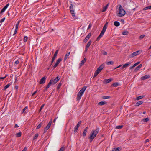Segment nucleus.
<instances>
[{
  "label": "nucleus",
  "mask_w": 151,
  "mask_h": 151,
  "mask_svg": "<svg viewBox=\"0 0 151 151\" xmlns=\"http://www.w3.org/2000/svg\"><path fill=\"white\" fill-rule=\"evenodd\" d=\"M99 130V129L98 128H96L95 130H92L89 137L90 139V141L91 142L96 137L97 134L98 133Z\"/></svg>",
  "instance_id": "1"
},
{
  "label": "nucleus",
  "mask_w": 151,
  "mask_h": 151,
  "mask_svg": "<svg viewBox=\"0 0 151 151\" xmlns=\"http://www.w3.org/2000/svg\"><path fill=\"white\" fill-rule=\"evenodd\" d=\"M108 24V23L107 22L105 23V24L104 25L101 33H100V34L99 35V36L96 39L97 41H99L100 39V38L103 36V35L105 32V31L107 28Z\"/></svg>",
  "instance_id": "2"
},
{
  "label": "nucleus",
  "mask_w": 151,
  "mask_h": 151,
  "mask_svg": "<svg viewBox=\"0 0 151 151\" xmlns=\"http://www.w3.org/2000/svg\"><path fill=\"white\" fill-rule=\"evenodd\" d=\"M87 87L86 86L83 87L82 89H81L77 95V99L78 100H79L81 98V97L83 94L84 92L86 89Z\"/></svg>",
  "instance_id": "3"
},
{
  "label": "nucleus",
  "mask_w": 151,
  "mask_h": 151,
  "mask_svg": "<svg viewBox=\"0 0 151 151\" xmlns=\"http://www.w3.org/2000/svg\"><path fill=\"white\" fill-rule=\"evenodd\" d=\"M125 14V11L122 8L121 5H120L119 8L118 15L119 17H122Z\"/></svg>",
  "instance_id": "4"
},
{
  "label": "nucleus",
  "mask_w": 151,
  "mask_h": 151,
  "mask_svg": "<svg viewBox=\"0 0 151 151\" xmlns=\"http://www.w3.org/2000/svg\"><path fill=\"white\" fill-rule=\"evenodd\" d=\"M104 67V65H101L99 68H98L95 71L94 75V77H96L99 73L102 70Z\"/></svg>",
  "instance_id": "5"
},
{
  "label": "nucleus",
  "mask_w": 151,
  "mask_h": 151,
  "mask_svg": "<svg viewBox=\"0 0 151 151\" xmlns=\"http://www.w3.org/2000/svg\"><path fill=\"white\" fill-rule=\"evenodd\" d=\"M142 52V51L141 50H138L131 54L129 55V57L130 58H132L139 54Z\"/></svg>",
  "instance_id": "6"
},
{
  "label": "nucleus",
  "mask_w": 151,
  "mask_h": 151,
  "mask_svg": "<svg viewBox=\"0 0 151 151\" xmlns=\"http://www.w3.org/2000/svg\"><path fill=\"white\" fill-rule=\"evenodd\" d=\"M60 79L59 76H57L54 79H51L50 82H51V84L54 85Z\"/></svg>",
  "instance_id": "7"
},
{
  "label": "nucleus",
  "mask_w": 151,
  "mask_h": 151,
  "mask_svg": "<svg viewBox=\"0 0 151 151\" xmlns=\"http://www.w3.org/2000/svg\"><path fill=\"white\" fill-rule=\"evenodd\" d=\"M52 123V119H51L49 121L48 124L47 125L46 127L44 129V133L46 132L48 130V129H49V127H50V125Z\"/></svg>",
  "instance_id": "8"
},
{
  "label": "nucleus",
  "mask_w": 151,
  "mask_h": 151,
  "mask_svg": "<svg viewBox=\"0 0 151 151\" xmlns=\"http://www.w3.org/2000/svg\"><path fill=\"white\" fill-rule=\"evenodd\" d=\"M81 123V121H80L78 122L76 125L75 126L74 128V133H76L77 132L78 128L79 127Z\"/></svg>",
  "instance_id": "9"
},
{
  "label": "nucleus",
  "mask_w": 151,
  "mask_h": 151,
  "mask_svg": "<svg viewBox=\"0 0 151 151\" xmlns=\"http://www.w3.org/2000/svg\"><path fill=\"white\" fill-rule=\"evenodd\" d=\"M62 59L61 58H59L56 61L55 64L53 66V69H55L56 67H57L58 65L60 63Z\"/></svg>",
  "instance_id": "10"
},
{
  "label": "nucleus",
  "mask_w": 151,
  "mask_h": 151,
  "mask_svg": "<svg viewBox=\"0 0 151 151\" xmlns=\"http://www.w3.org/2000/svg\"><path fill=\"white\" fill-rule=\"evenodd\" d=\"M58 52V50H57L56 52H55L53 55V56L52 58V61L51 62V64L52 63L54 60H55V58H56V57L57 56Z\"/></svg>",
  "instance_id": "11"
},
{
  "label": "nucleus",
  "mask_w": 151,
  "mask_h": 151,
  "mask_svg": "<svg viewBox=\"0 0 151 151\" xmlns=\"http://www.w3.org/2000/svg\"><path fill=\"white\" fill-rule=\"evenodd\" d=\"M46 78L45 76H44L42 78L40 81L39 83L40 84L44 83L45 82Z\"/></svg>",
  "instance_id": "12"
},
{
  "label": "nucleus",
  "mask_w": 151,
  "mask_h": 151,
  "mask_svg": "<svg viewBox=\"0 0 151 151\" xmlns=\"http://www.w3.org/2000/svg\"><path fill=\"white\" fill-rule=\"evenodd\" d=\"M9 4H7L1 10L0 12L1 13H2L3 12H4L5 10L7 8L8 6H9Z\"/></svg>",
  "instance_id": "13"
},
{
  "label": "nucleus",
  "mask_w": 151,
  "mask_h": 151,
  "mask_svg": "<svg viewBox=\"0 0 151 151\" xmlns=\"http://www.w3.org/2000/svg\"><path fill=\"white\" fill-rule=\"evenodd\" d=\"M113 80L112 79H106L104 80L103 83H104L106 84L111 82Z\"/></svg>",
  "instance_id": "14"
},
{
  "label": "nucleus",
  "mask_w": 151,
  "mask_h": 151,
  "mask_svg": "<svg viewBox=\"0 0 151 151\" xmlns=\"http://www.w3.org/2000/svg\"><path fill=\"white\" fill-rule=\"evenodd\" d=\"M91 35V33H89L86 37L85 39L84 40V42H86L89 39Z\"/></svg>",
  "instance_id": "15"
},
{
  "label": "nucleus",
  "mask_w": 151,
  "mask_h": 151,
  "mask_svg": "<svg viewBox=\"0 0 151 151\" xmlns=\"http://www.w3.org/2000/svg\"><path fill=\"white\" fill-rule=\"evenodd\" d=\"M150 77V76L148 75H145L141 77V79L142 80H145L147 79L148 78Z\"/></svg>",
  "instance_id": "16"
},
{
  "label": "nucleus",
  "mask_w": 151,
  "mask_h": 151,
  "mask_svg": "<svg viewBox=\"0 0 151 151\" xmlns=\"http://www.w3.org/2000/svg\"><path fill=\"white\" fill-rule=\"evenodd\" d=\"M86 60L85 58H84V59L82 60L81 62L79 64L80 67H81L86 62Z\"/></svg>",
  "instance_id": "17"
},
{
  "label": "nucleus",
  "mask_w": 151,
  "mask_h": 151,
  "mask_svg": "<svg viewBox=\"0 0 151 151\" xmlns=\"http://www.w3.org/2000/svg\"><path fill=\"white\" fill-rule=\"evenodd\" d=\"M88 129V127H86V128L84 130L83 133V136L85 137L87 131Z\"/></svg>",
  "instance_id": "18"
},
{
  "label": "nucleus",
  "mask_w": 151,
  "mask_h": 151,
  "mask_svg": "<svg viewBox=\"0 0 151 151\" xmlns=\"http://www.w3.org/2000/svg\"><path fill=\"white\" fill-rule=\"evenodd\" d=\"M109 5V4H107L105 6H104L103 8V9L102 11V12H105L106 10L107 9V8H108Z\"/></svg>",
  "instance_id": "19"
},
{
  "label": "nucleus",
  "mask_w": 151,
  "mask_h": 151,
  "mask_svg": "<svg viewBox=\"0 0 151 151\" xmlns=\"http://www.w3.org/2000/svg\"><path fill=\"white\" fill-rule=\"evenodd\" d=\"M121 150V147H118L117 148H114L113 149L112 151H119Z\"/></svg>",
  "instance_id": "20"
},
{
  "label": "nucleus",
  "mask_w": 151,
  "mask_h": 151,
  "mask_svg": "<svg viewBox=\"0 0 151 151\" xmlns=\"http://www.w3.org/2000/svg\"><path fill=\"white\" fill-rule=\"evenodd\" d=\"M142 64L139 65L135 69L134 71L136 72L142 66Z\"/></svg>",
  "instance_id": "21"
},
{
  "label": "nucleus",
  "mask_w": 151,
  "mask_h": 151,
  "mask_svg": "<svg viewBox=\"0 0 151 151\" xmlns=\"http://www.w3.org/2000/svg\"><path fill=\"white\" fill-rule=\"evenodd\" d=\"M149 119L148 118H144L142 119V120L141 121V122H147L149 121Z\"/></svg>",
  "instance_id": "22"
},
{
  "label": "nucleus",
  "mask_w": 151,
  "mask_h": 151,
  "mask_svg": "<svg viewBox=\"0 0 151 151\" xmlns=\"http://www.w3.org/2000/svg\"><path fill=\"white\" fill-rule=\"evenodd\" d=\"M114 24L116 26H118L120 25V23L117 21H115L114 22Z\"/></svg>",
  "instance_id": "23"
},
{
  "label": "nucleus",
  "mask_w": 151,
  "mask_h": 151,
  "mask_svg": "<svg viewBox=\"0 0 151 151\" xmlns=\"http://www.w3.org/2000/svg\"><path fill=\"white\" fill-rule=\"evenodd\" d=\"M143 103V101H138L136 103V106H138L139 105H141Z\"/></svg>",
  "instance_id": "24"
},
{
  "label": "nucleus",
  "mask_w": 151,
  "mask_h": 151,
  "mask_svg": "<svg viewBox=\"0 0 151 151\" xmlns=\"http://www.w3.org/2000/svg\"><path fill=\"white\" fill-rule=\"evenodd\" d=\"M43 124V123L42 122H41L37 127L36 129H38L39 128H40L41 127L42 125Z\"/></svg>",
  "instance_id": "25"
},
{
  "label": "nucleus",
  "mask_w": 151,
  "mask_h": 151,
  "mask_svg": "<svg viewBox=\"0 0 151 151\" xmlns=\"http://www.w3.org/2000/svg\"><path fill=\"white\" fill-rule=\"evenodd\" d=\"M70 13L72 14V16L73 17H75V14L74 10H71V11H70Z\"/></svg>",
  "instance_id": "26"
},
{
  "label": "nucleus",
  "mask_w": 151,
  "mask_h": 151,
  "mask_svg": "<svg viewBox=\"0 0 151 151\" xmlns=\"http://www.w3.org/2000/svg\"><path fill=\"white\" fill-rule=\"evenodd\" d=\"M106 104V102L105 101H101L98 103V104L99 105H103Z\"/></svg>",
  "instance_id": "27"
},
{
  "label": "nucleus",
  "mask_w": 151,
  "mask_h": 151,
  "mask_svg": "<svg viewBox=\"0 0 151 151\" xmlns=\"http://www.w3.org/2000/svg\"><path fill=\"white\" fill-rule=\"evenodd\" d=\"M92 43V41L91 40L89 41L87 43L86 45V47H89V46L91 45V43Z\"/></svg>",
  "instance_id": "28"
},
{
  "label": "nucleus",
  "mask_w": 151,
  "mask_h": 151,
  "mask_svg": "<svg viewBox=\"0 0 151 151\" xmlns=\"http://www.w3.org/2000/svg\"><path fill=\"white\" fill-rule=\"evenodd\" d=\"M21 134H22V133H21V132H18V133H17L16 134V137H19L21 136Z\"/></svg>",
  "instance_id": "29"
},
{
  "label": "nucleus",
  "mask_w": 151,
  "mask_h": 151,
  "mask_svg": "<svg viewBox=\"0 0 151 151\" xmlns=\"http://www.w3.org/2000/svg\"><path fill=\"white\" fill-rule=\"evenodd\" d=\"M114 62L112 61H109L106 63V64L107 65H113L114 64Z\"/></svg>",
  "instance_id": "30"
},
{
  "label": "nucleus",
  "mask_w": 151,
  "mask_h": 151,
  "mask_svg": "<svg viewBox=\"0 0 151 151\" xmlns=\"http://www.w3.org/2000/svg\"><path fill=\"white\" fill-rule=\"evenodd\" d=\"M119 85V83H118L116 82L114 83H113L112 84V86L114 87H117V86Z\"/></svg>",
  "instance_id": "31"
},
{
  "label": "nucleus",
  "mask_w": 151,
  "mask_h": 151,
  "mask_svg": "<svg viewBox=\"0 0 151 151\" xmlns=\"http://www.w3.org/2000/svg\"><path fill=\"white\" fill-rule=\"evenodd\" d=\"M144 96H138L136 100H138L144 97Z\"/></svg>",
  "instance_id": "32"
},
{
  "label": "nucleus",
  "mask_w": 151,
  "mask_h": 151,
  "mask_svg": "<svg viewBox=\"0 0 151 151\" xmlns=\"http://www.w3.org/2000/svg\"><path fill=\"white\" fill-rule=\"evenodd\" d=\"M131 63L130 62H127L124 65V66L125 67V68L126 67H128L129 65Z\"/></svg>",
  "instance_id": "33"
},
{
  "label": "nucleus",
  "mask_w": 151,
  "mask_h": 151,
  "mask_svg": "<svg viewBox=\"0 0 151 151\" xmlns=\"http://www.w3.org/2000/svg\"><path fill=\"white\" fill-rule=\"evenodd\" d=\"M51 85L52 84H51V82H49L47 86L46 87L45 90H47V89L50 87Z\"/></svg>",
  "instance_id": "34"
},
{
  "label": "nucleus",
  "mask_w": 151,
  "mask_h": 151,
  "mask_svg": "<svg viewBox=\"0 0 151 151\" xmlns=\"http://www.w3.org/2000/svg\"><path fill=\"white\" fill-rule=\"evenodd\" d=\"M128 33V32L127 31H124L122 32V34L123 35H127Z\"/></svg>",
  "instance_id": "35"
},
{
  "label": "nucleus",
  "mask_w": 151,
  "mask_h": 151,
  "mask_svg": "<svg viewBox=\"0 0 151 151\" xmlns=\"http://www.w3.org/2000/svg\"><path fill=\"white\" fill-rule=\"evenodd\" d=\"M10 84H8L7 85H6L4 87V90H6V89H7L10 86Z\"/></svg>",
  "instance_id": "36"
},
{
  "label": "nucleus",
  "mask_w": 151,
  "mask_h": 151,
  "mask_svg": "<svg viewBox=\"0 0 151 151\" xmlns=\"http://www.w3.org/2000/svg\"><path fill=\"white\" fill-rule=\"evenodd\" d=\"M38 135H39L38 134V133L36 134L35 135V136L34 137L33 140H35V139H36L38 137Z\"/></svg>",
  "instance_id": "37"
},
{
  "label": "nucleus",
  "mask_w": 151,
  "mask_h": 151,
  "mask_svg": "<svg viewBox=\"0 0 151 151\" xmlns=\"http://www.w3.org/2000/svg\"><path fill=\"white\" fill-rule=\"evenodd\" d=\"M61 85H62V83H59V84L57 86V89L58 90L60 89L61 86Z\"/></svg>",
  "instance_id": "38"
},
{
  "label": "nucleus",
  "mask_w": 151,
  "mask_h": 151,
  "mask_svg": "<svg viewBox=\"0 0 151 151\" xmlns=\"http://www.w3.org/2000/svg\"><path fill=\"white\" fill-rule=\"evenodd\" d=\"M123 127V125H119L117 126L116 127V128L117 129H121Z\"/></svg>",
  "instance_id": "39"
},
{
  "label": "nucleus",
  "mask_w": 151,
  "mask_h": 151,
  "mask_svg": "<svg viewBox=\"0 0 151 151\" xmlns=\"http://www.w3.org/2000/svg\"><path fill=\"white\" fill-rule=\"evenodd\" d=\"M151 8V6H148L144 8V10H146L148 9H150Z\"/></svg>",
  "instance_id": "40"
},
{
  "label": "nucleus",
  "mask_w": 151,
  "mask_h": 151,
  "mask_svg": "<svg viewBox=\"0 0 151 151\" xmlns=\"http://www.w3.org/2000/svg\"><path fill=\"white\" fill-rule=\"evenodd\" d=\"M27 108L28 107L27 106L25 107L23 109L22 113H23L24 112L26 113V111H25L27 109Z\"/></svg>",
  "instance_id": "41"
},
{
  "label": "nucleus",
  "mask_w": 151,
  "mask_h": 151,
  "mask_svg": "<svg viewBox=\"0 0 151 151\" xmlns=\"http://www.w3.org/2000/svg\"><path fill=\"white\" fill-rule=\"evenodd\" d=\"M65 150V148L64 146H63L61 147L58 151H64Z\"/></svg>",
  "instance_id": "42"
},
{
  "label": "nucleus",
  "mask_w": 151,
  "mask_h": 151,
  "mask_svg": "<svg viewBox=\"0 0 151 151\" xmlns=\"http://www.w3.org/2000/svg\"><path fill=\"white\" fill-rule=\"evenodd\" d=\"M70 11H71V10H73V5L72 4H70Z\"/></svg>",
  "instance_id": "43"
},
{
  "label": "nucleus",
  "mask_w": 151,
  "mask_h": 151,
  "mask_svg": "<svg viewBox=\"0 0 151 151\" xmlns=\"http://www.w3.org/2000/svg\"><path fill=\"white\" fill-rule=\"evenodd\" d=\"M110 97L109 96H103V98L104 99H109Z\"/></svg>",
  "instance_id": "44"
},
{
  "label": "nucleus",
  "mask_w": 151,
  "mask_h": 151,
  "mask_svg": "<svg viewBox=\"0 0 151 151\" xmlns=\"http://www.w3.org/2000/svg\"><path fill=\"white\" fill-rule=\"evenodd\" d=\"M44 106H45V104H43L41 106V107H40V108L39 111V112L41 111L42 109H43V108L44 107Z\"/></svg>",
  "instance_id": "45"
},
{
  "label": "nucleus",
  "mask_w": 151,
  "mask_h": 151,
  "mask_svg": "<svg viewBox=\"0 0 151 151\" xmlns=\"http://www.w3.org/2000/svg\"><path fill=\"white\" fill-rule=\"evenodd\" d=\"M19 61L17 60L14 63V65L16 66L17 64H18L19 63Z\"/></svg>",
  "instance_id": "46"
},
{
  "label": "nucleus",
  "mask_w": 151,
  "mask_h": 151,
  "mask_svg": "<svg viewBox=\"0 0 151 151\" xmlns=\"http://www.w3.org/2000/svg\"><path fill=\"white\" fill-rule=\"evenodd\" d=\"M27 39L28 38L27 36L24 37V41L25 42H26L27 40Z\"/></svg>",
  "instance_id": "47"
},
{
  "label": "nucleus",
  "mask_w": 151,
  "mask_h": 151,
  "mask_svg": "<svg viewBox=\"0 0 151 151\" xmlns=\"http://www.w3.org/2000/svg\"><path fill=\"white\" fill-rule=\"evenodd\" d=\"M102 53L103 55H106L107 54V52H106V51H104V50H103V51H102Z\"/></svg>",
  "instance_id": "48"
},
{
  "label": "nucleus",
  "mask_w": 151,
  "mask_h": 151,
  "mask_svg": "<svg viewBox=\"0 0 151 151\" xmlns=\"http://www.w3.org/2000/svg\"><path fill=\"white\" fill-rule=\"evenodd\" d=\"M144 37L145 35H142L139 36V38L140 39H142Z\"/></svg>",
  "instance_id": "49"
},
{
  "label": "nucleus",
  "mask_w": 151,
  "mask_h": 151,
  "mask_svg": "<svg viewBox=\"0 0 151 151\" xmlns=\"http://www.w3.org/2000/svg\"><path fill=\"white\" fill-rule=\"evenodd\" d=\"M5 17H4L3 18H2L0 21V23H2L5 20Z\"/></svg>",
  "instance_id": "50"
},
{
  "label": "nucleus",
  "mask_w": 151,
  "mask_h": 151,
  "mask_svg": "<svg viewBox=\"0 0 151 151\" xmlns=\"http://www.w3.org/2000/svg\"><path fill=\"white\" fill-rule=\"evenodd\" d=\"M70 54V52H68L66 54L65 56L68 57L69 56Z\"/></svg>",
  "instance_id": "51"
},
{
  "label": "nucleus",
  "mask_w": 151,
  "mask_h": 151,
  "mask_svg": "<svg viewBox=\"0 0 151 151\" xmlns=\"http://www.w3.org/2000/svg\"><path fill=\"white\" fill-rule=\"evenodd\" d=\"M140 63V62H138L136 63L134 65V66H137V65H138V64H139V63Z\"/></svg>",
  "instance_id": "52"
},
{
  "label": "nucleus",
  "mask_w": 151,
  "mask_h": 151,
  "mask_svg": "<svg viewBox=\"0 0 151 151\" xmlns=\"http://www.w3.org/2000/svg\"><path fill=\"white\" fill-rule=\"evenodd\" d=\"M37 92V90H36V91H35L32 94V96H34L36 93Z\"/></svg>",
  "instance_id": "53"
},
{
  "label": "nucleus",
  "mask_w": 151,
  "mask_h": 151,
  "mask_svg": "<svg viewBox=\"0 0 151 151\" xmlns=\"http://www.w3.org/2000/svg\"><path fill=\"white\" fill-rule=\"evenodd\" d=\"M17 29H15L14 33L13 35H14L17 33Z\"/></svg>",
  "instance_id": "54"
},
{
  "label": "nucleus",
  "mask_w": 151,
  "mask_h": 151,
  "mask_svg": "<svg viewBox=\"0 0 151 151\" xmlns=\"http://www.w3.org/2000/svg\"><path fill=\"white\" fill-rule=\"evenodd\" d=\"M6 77V76H5L4 77H0V80L1 79L4 80V79Z\"/></svg>",
  "instance_id": "55"
},
{
  "label": "nucleus",
  "mask_w": 151,
  "mask_h": 151,
  "mask_svg": "<svg viewBox=\"0 0 151 151\" xmlns=\"http://www.w3.org/2000/svg\"><path fill=\"white\" fill-rule=\"evenodd\" d=\"M91 24H90L88 27V29H90V28H91Z\"/></svg>",
  "instance_id": "56"
},
{
  "label": "nucleus",
  "mask_w": 151,
  "mask_h": 151,
  "mask_svg": "<svg viewBox=\"0 0 151 151\" xmlns=\"http://www.w3.org/2000/svg\"><path fill=\"white\" fill-rule=\"evenodd\" d=\"M135 66L134 65L133 66L130 67V68L131 69H132L133 68H134Z\"/></svg>",
  "instance_id": "57"
},
{
  "label": "nucleus",
  "mask_w": 151,
  "mask_h": 151,
  "mask_svg": "<svg viewBox=\"0 0 151 151\" xmlns=\"http://www.w3.org/2000/svg\"><path fill=\"white\" fill-rule=\"evenodd\" d=\"M27 150V148L26 147H25L24 148V149L22 150V151H26Z\"/></svg>",
  "instance_id": "58"
},
{
  "label": "nucleus",
  "mask_w": 151,
  "mask_h": 151,
  "mask_svg": "<svg viewBox=\"0 0 151 151\" xmlns=\"http://www.w3.org/2000/svg\"><path fill=\"white\" fill-rule=\"evenodd\" d=\"M19 126L17 124H16L15 126H14V127L16 128L18 127Z\"/></svg>",
  "instance_id": "59"
},
{
  "label": "nucleus",
  "mask_w": 151,
  "mask_h": 151,
  "mask_svg": "<svg viewBox=\"0 0 151 151\" xmlns=\"http://www.w3.org/2000/svg\"><path fill=\"white\" fill-rule=\"evenodd\" d=\"M20 21H18L17 22V24H16V25H18V26H19V23H20Z\"/></svg>",
  "instance_id": "60"
},
{
  "label": "nucleus",
  "mask_w": 151,
  "mask_h": 151,
  "mask_svg": "<svg viewBox=\"0 0 151 151\" xmlns=\"http://www.w3.org/2000/svg\"><path fill=\"white\" fill-rule=\"evenodd\" d=\"M18 25H16V27H15V29H17V30L18 29Z\"/></svg>",
  "instance_id": "61"
},
{
  "label": "nucleus",
  "mask_w": 151,
  "mask_h": 151,
  "mask_svg": "<svg viewBox=\"0 0 151 151\" xmlns=\"http://www.w3.org/2000/svg\"><path fill=\"white\" fill-rule=\"evenodd\" d=\"M89 47H86L85 51H86L88 50Z\"/></svg>",
  "instance_id": "62"
},
{
  "label": "nucleus",
  "mask_w": 151,
  "mask_h": 151,
  "mask_svg": "<svg viewBox=\"0 0 151 151\" xmlns=\"http://www.w3.org/2000/svg\"><path fill=\"white\" fill-rule=\"evenodd\" d=\"M122 65H119V66H117V67H116L115 69H116V68H120V67H121V66Z\"/></svg>",
  "instance_id": "63"
},
{
  "label": "nucleus",
  "mask_w": 151,
  "mask_h": 151,
  "mask_svg": "<svg viewBox=\"0 0 151 151\" xmlns=\"http://www.w3.org/2000/svg\"><path fill=\"white\" fill-rule=\"evenodd\" d=\"M68 57H66V56H65V57L64 58V60H65Z\"/></svg>",
  "instance_id": "64"
}]
</instances>
